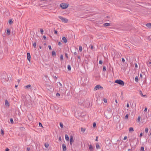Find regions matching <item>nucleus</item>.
I'll list each match as a JSON object with an SVG mask.
<instances>
[{"instance_id": "774afa93", "label": "nucleus", "mask_w": 151, "mask_h": 151, "mask_svg": "<svg viewBox=\"0 0 151 151\" xmlns=\"http://www.w3.org/2000/svg\"><path fill=\"white\" fill-rule=\"evenodd\" d=\"M78 58L79 59H80L81 58V57L80 56H79L78 57Z\"/></svg>"}, {"instance_id": "a18cd8bd", "label": "nucleus", "mask_w": 151, "mask_h": 151, "mask_svg": "<svg viewBox=\"0 0 151 151\" xmlns=\"http://www.w3.org/2000/svg\"><path fill=\"white\" fill-rule=\"evenodd\" d=\"M62 43L61 42H59L58 43V45H59L60 46L61 45Z\"/></svg>"}, {"instance_id": "f257e3e1", "label": "nucleus", "mask_w": 151, "mask_h": 151, "mask_svg": "<svg viewBox=\"0 0 151 151\" xmlns=\"http://www.w3.org/2000/svg\"><path fill=\"white\" fill-rule=\"evenodd\" d=\"M58 17L60 19V20L63 22L65 23H66L68 21V20L67 19L61 16H59Z\"/></svg>"}, {"instance_id": "a878e982", "label": "nucleus", "mask_w": 151, "mask_h": 151, "mask_svg": "<svg viewBox=\"0 0 151 151\" xmlns=\"http://www.w3.org/2000/svg\"><path fill=\"white\" fill-rule=\"evenodd\" d=\"M79 49L80 52H81L82 50V47L81 46H79Z\"/></svg>"}, {"instance_id": "13d9d810", "label": "nucleus", "mask_w": 151, "mask_h": 151, "mask_svg": "<svg viewBox=\"0 0 151 151\" xmlns=\"http://www.w3.org/2000/svg\"><path fill=\"white\" fill-rule=\"evenodd\" d=\"M43 38L44 40H46V37L45 36H43Z\"/></svg>"}, {"instance_id": "6e6d98bb", "label": "nucleus", "mask_w": 151, "mask_h": 151, "mask_svg": "<svg viewBox=\"0 0 151 151\" xmlns=\"http://www.w3.org/2000/svg\"><path fill=\"white\" fill-rule=\"evenodd\" d=\"M147 107H145V109H144V111H147Z\"/></svg>"}, {"instance_id": "473e14b6", "label": "nucleus", "mask_w": 151, "mask_h": 151, "mask_svg": "<svg viewBox=\"0 0 151 151\" xmlns=\"http://www.w3.org/2000/svg\"><path fill=\"white\" fill-rule=\"evenodd\" d=\"M33 46L35 47H36V43L35 42H34L33 43Z\"/></svg>"}, {"instance_id": "79ce46f5", "label": "nucleus", "mask_w": 151, "mask_h": 151, "mask_svg": "<svg viewBox=\"0 0 151 151\" xmlns=\"http://www.w3.org/2000/svg\"><path fill=\"white\" fill-rule=\"evenodd\" d=\"M141 151H143L144 150V147H142L141 148Z\"/></svg>"}, {"instance_id": "58836bf2", "label": "nucleus", "mask_w": 151, "mask_h": 151, "mask_svg": "<svg viewBox=\"0 0 151 151\" xmlns=\"http://www.w3.org/2000/svg\"><path fill=\"white\" fill-rule=\"evenodd\" d=\"M99 63L100 64H102L103 63V62L102 61L100 60L99 61Z\"/></svg>"}, {"instance_id": "603ef678", "label": "nucleus", "mask_w": 151, "mask_h": 151, "mask_svg": "<svg viewBox=\"0 0 151 151\" xmlns=\"http://www.w3.org/2000/svg\"><path fill=\"white\" fill-rule=\"evenodd\" d=\"M104 102H105V103L107 102V100L106 99H104Z\"/></svg>"}, {"instance_id": "e433bc0d", "label": "nucleus", "mask_w": 151, "mask_h": 151, "mask_svg": "<svg viewBox=\"0 0 151 151\" xmlns=\"http://www.w3.org/2000/svg\"><path fill=\"white\" fill-rule=\"evenodd\" d=\"M141 119V117L140 116H139L137 118V120L138 122L140 121Z\"/></svg>"}, {"instance_id": "423d86ee", "label": "nucleus", "mask_w": 151, "mask_h": 151, "mask_svg": "<svg viewBox=\"0 0 151 151\" xmlns=\"http://www.w3.org/2000/svg\"><path fill=\"white\" fill-rule=\"evenodd\" d=\"M21 98L24 102L26 101V99L25 93L22 94Z\"/></svg>"}, {"instance_id": "f3484780", "label": "nucleus", "mask_w": 151, "mask_h": 151, "mask_svg": "<svg viewBox=\"0 0 151 151\" xmlns=\"http://www.w3.org/2000/svg\"><path fill=\"white\" fill-rule=\"evenodd\" d=\"M25 88H29L31 89V86L30 85H28L25 86Z\"/></svg>"}, {"instance_id": "c756f323", "label": "nucleus", "mask_w": 151, "mask_h": 151, "mask_svg": "<svg viewBox=\"0 0 151 151\" xmlns=\"http://www.w3.org/2000/svg\"><path fill=\"white\" fill-rule=\"evenodd\" d=\"M44 31L43 29H40V32L41 34H42L43 33Z\"/></svg>"}, {"instance_id": "7c9ffc66", "label": "nucleus", "mask_w": 151, "mask_h": 151, "mask_svg": "<svg viewBox=\"0 0 151 151\" xmlns=\"http://www.w3.org/2000/svg\"><path fill=\"white\" fill-rule=\"evenodd\" d=\"M60 58L61 60H63V55L61 54L60 55Z\"/></svg>"}, {"instance_id": "0eeeda50", "label": "nucleus", "mask_w": 151, "mask_h": 151, "mask_svg": "<svg viewBox=\"0 0 151 151\" xmlns=\"http://www.w3.org/2000/svg\"><path fill=\"white\" fill-rule=\"evenodd\" d=\"M46 88L49 91H51L52 89V86L48 84L46 85Z\"/></svg>"}, {"instance_id": "b1692460", "label": "nucleus", "mask_w": 151, "mask_h": 151, "mask_svg": "<svg viewBox=\"0 0 151 151\" xmlns=\"http://www.w3.org/2000/svg\"><path fill=\"white\" fill-rule=\"evenodd\" d=\"M52 55H55L56 53L55 51H53L52 52Z\"/></svg>"}, {"instance_id": "bb28decb", "label": "nucleus", "mask_w": 151, "mask_h": 151, "mask_svg": "<svg viewBox=\"0 0 151 151\" xmlns=\"http://www.w3.org/2000/svg\"><path fill=\"white\" fill-rule=\"evenodd\" d=\"M68 69L69 70H71V67L70 65H68Z\"/></svg>"}, {"instance_id": "72a5a7b5", "label": "nucleus", "mask_w": 151, "mask_h": 151, "mask_svg": "<svg viewBox=\"0 0 151 151\" xmlns=\"http://www.w3.org/2000/svg\"><path fill=\"white\" fill-rule=\"evenodd\" d=\"M1 132L2 135H3L4 134V131L2 129H1Z\"/></svg>"}, {"instance_id": "338daca9", "label": "nucleus", "mask_w": 151, "mask_h": 151, "mask_svg": "<svg viewBox=\"0 0 151 151\" xmlns=\"http://www.w3.org/2000/svg\"><path fill=\"white\" fill-rule=\"evenodd\" d=\"M73 54L75 55H76L77 54V53L76 52H73Z\"/></svg>"}, {"instance_id": "864d4df0", "label": "nucleus", "mask_w": 151, "mask_h": 151, "mask_svg": "<svg viewBox=\"0 0 151 151\" xmlns=\"http://www.w3.org/2000/svg\"><path fill=\"white\" fill-rule=\"evenodd\" d=\"M129 104L128 103H127V107H129Z\"/></svg>"}, {"instance_id": "ea45409f", "label": "nucleus", "mask_w": 151, "mask_h": 151, "mask_svg": "<svg viewBox=\"0 0 151 151\" xmlns=\"http://www.w3.org/2000/svg\"><path fill=\"white\" fill-rule=\"evenodd\" d=\"M30 150V148L28 147L27 148V150H26L27 151H29Z\"/></svg>"}, {"instance_id": "69168bd1", "label": "nucleus", "mask_w": 151, "mask_h": 151, "mask_svg": "<svg viewBox=\"0 0 151 151\" xmlns=\"http://www.w3.org/2000/svg\"><path fill=\"white\" fill-rule=\"evenodd\" d=\"M140 77L141 78H142V75L141 74H140Z\"/></svg>"}, {"instance_id": "dca6fc26", "label": "nucleus", "mask_w": 151, "mask_h": 151, "mask_svg": "<svg viewBox=\"0 0 151 151\" xmlns=\"http://www.w3.org/2000/svg\"><path fill=\"white\" fill-rule=\"evenodd\" d=\"M62 40L65 43L67 42V39L65 37H63L62 38Z\"/></svg>"}, {"instance_id": "9d476101", "label": "nucleus", "mask_w": 151, "mask_h": 151, "mask_svg": "<svg viewBox=\"0 0 151 151\" xmlns=\"http://www.w3.org/2000/svg\"><path fill=\"white\" fill-rule=\"evenodd\" d=\"M63 150V151H65L66 150V147L65 145L63 144L62 145Z\"/></svg>"}, {"instance_id": "37998d69", "label": "nucleus", "mask_w": 151, "mask_h": 151, "mask_svg": "<svg viewBox=\"0 0 151 151\" xmlns=\"http://www.w3.org/2000/svg\"><path fill=\"white\" fill-rule=\"evenodd\" d=\"M48 48H49V50H52V48H51V46L49 45L48 46Z\"/></svg>"}, {"instance_id": "2eb2a0df", "label": "nucleus", "mask_w": 151, "mask_h": 151, "mask_svg": "<svg viewBox=\"0 0 151 151\" xmlns=\"http://www.w3.org/2000/svg\"><path fill=\"white\" fill-rule=\"evenodd\" d=\"M139 94L141 95V96L142 97H146V95H143L142 92L141 91H139Z\"/></svg>"}, {"instance_id": "bf43d9fd", "label": "nucleus", "mask_w": 151, "mask_h": 151, "mask_svg": "<svg viewBox=\"0 0 151 151\" xmlns=\"http://www.w3.org/2000/svg\"><path fill=\"white\" fill-rule=\"evenodd\" d=\"M135 66L136 68H137V63H135Z\"/></svg>"}, {"instance_id": "5fc2aeb1", "label": "nucleus", "mask_w": 151, "mask_h": 151, "mask_svg": "<svg viewBox=\"0 0 151 151\" xmlns=\"http://www.w3.org/2000/svg\"><path fill=\"white\" fill-rule=\"evenodd\" d=\"M142 136V133H140V135H139V136L140 137H141Z\"/></svg>"}, {"instance_id": "20e7f679", "label": "nucleus", "mask_w": 151, "mask_h": 151, "mask_svg": "<svg viewBox=\"0 0 151 151\" xmlns=\"http://www.w3.org/2000/svg\"><path fill=\"white\" fill-rule=\"evenodd\" d=\"M60 6L63 9H66L68 7V5L65 3H63L60 4Z\"/></svg>"}, {"instance_id": "c9c22d12", "label": "nucleus", "mask_w": 151, "mask_h": 151, "mask_svg": "<svg viewBox=\"0 0 151 151\" xmlns=\"http://www.w3.org/2000/svg\"><path fill=\"white\" fill-rule=\"evenodd\" d=\"M10 122L12 124H13V120L11 118L10 119Z\"/></svg>"}, {"instance_id": "f8f14e48", "label": "nucleus", "mask_w": 151, "mask_h": 151, "mask_svg": "<svg viewBox=\"0 0 151 151\" xmlns=\"http://www.w3.org/2000/svg\"><path fill=\"white\" fill-rule=\"evenodd\" d=\"M89 149L90 151H93V148L91 145H90L89 146Z\"/></svg>"}, {"instance_id": "a19ab883", "label": "nucleus", "mask_w": 151, "mask_h": 151, "mask_svg": "<svg viewBox=\"0 0 151 151\" xmlns=\"http://www.w3.org/2000/svg\"><path fill=\"white\" fill-rule=\"evenodd\" d=\"M96 126V123L95 122H94L93 124V127H95Z\"/></svg>"}, {"instance_id": "39448f33", "label": "nucleus", "mask_w": 151, "mask_h": 151, "mask_svg": "<svg viewBox=\"0 0 151 151\" xmlns=\"http://www.w3.org/2000/svg\"><path fill=\"white\" fill-rule=\"evenodd\" d=\"M100 88L103 89V88L100 85H96L94 88V91H96L97 90L99 89Z\"/></svg>"}, {"instance_id": "aec40b11", "label": "nucleus", "mask_w": 151, "mask_h": 151, "mask_svg": "<svg viewBox=\"0 0 151 151\" xmlns=\"http://www.w3.org/2000/svg\"><path fill=\"white\" fill-rule=\"evenodd\" d=\"M96 147L97 149H99L100 148V146L98 143H97L96 144Z\"/></svg>"}, {"instance_id": "393cba45", "label": "nucleus", "mask_w": 151, "mask_h": 151, "mask_svg": "<svg viewBox=\"0 0 151 151\" xmlns=\"http://www.w3.org/2000/svg\"><path fill=\"white\" fill-rule=\"evenodd\" d=\"M13 23V21H12V19H10L9 21V24H12Z\"/></svg>"}, {"instance_id": "f704fd0d", "label": "nucleus", "mask_w": 151, "mask_h": 151, "mask_svg": "<svg viewBox=\"0 0 151 151\" xmlns=\"http://www.w3.org/2000/svg\"><path fill=\"white\" fill-rule=\"evenodd\" d=\"M103 70L104 71H105L106 70V68L105 66H104L103 67Z\"/></svg>"}, {"instance_id": "cd10ccee", "label": "nucleus", "mask_w": 151, "mask_h": 151, "mask_svg": "<svg viewBox=\"0 0 151 151\" xmlns=\"http://www.w3.org/2000/svg\"><path fill=\"white\" fill-rule=\"evenodd\" d=\"M60 125L61 128H63V124L62 123H60Z\"/></svg>"}, {"instance_id": "c03bdc74", "label": "nucleus", "mask_w": 151, "mask_h": 151, "mask_svg": "<svg viewBox=\"0 0 151 151\" xmlns=\"http://www.w3.org/2000/svg\"><path fill=\"white\" fill-rule=\"evenodd\" d=\"M127 137L126 136H125L124 137V139H124V140H126V139H127Z\"/></svg>"}, {"instance_id": "4be33fe9", "label": "nucleus", "mask_w": 151, "mask_h": 151, "mask_svg": "<svg viewBox=\"0 0 151 151\" xmlns=\"http://www.w3.org/2000/svg\"><path fill=\"white\" fill-rule=\"evenodd\" d=\"M105 27H107L110 25V24L109 23H105L104 24Z\"/></svg>"}, {"instance_id": "09e8293b", "label": "nucleus", "mask_w": 151, "mask_h": 151, "mask_svg": "<svg viewBox=\"0 0 151 151\" xmlns=\"http://www.w3.org/2000/svg\"><path fill=\"white\" fill-rule=\"evenodd\" d=\"M54 33L55 34H57V31L55 30L54 31Z\"/></svg>"}, {"instance_id": "e2e57ef3", "label": "nucleus", "mask_w": 151, "mask_h": 151, "mask_svg": "<svg viewBox=\"0 0 151 151\" xmlns=\"http://www.w3.org/2000/svg\"><path fill=\"white\" fill-rule=\"evenodd\" d=\"M65 56L67 58H68V55L66 53L65 54Z\"/></svg>"}, {"instance_id": "ddd939ff", "label": "nucleus", "mask_w": 151, "mask_h": 151, "mask_svg": "<svg viewBox=\"0 0 151 151\" xmlns=\"http://www.w3.org/2000/svg\"><path fill=\"white\" fill-rule=\"evenodd\" d=\"M146 26L149 28H151V23H148L146 24Z\"/></svg>"}, {"instance_id": "2f4dec72", "label": "nucleus", "mask_w": 151, "mask_h": 151, "mask_svg": "<svg viewBox=\"0 0 151 151\" xmlns=\"http://www.w3.org/2000/svg\"><path fill=\"white\" fill-rule=\"evenodd\" d=\"M128 114H127L125 116V119H127L128 118Z\"/></svg>"}, {"instance_id": "5701e85b", "label": "nucleus", "mask_w": 151, "mask_h": 151, "mask_svg": "<svg viewBox=\"0 0 151 151\" xmlns=\"http://www.w3.org/2000/svg\"><path fill=\"white\" fill-rule=\"evenodd\" d=\"M45 147H46V148H47L49 146V145L48 144V143H45Z\"/></svg>"}, {"instance_id": "4468645a", "label": "nucleus", "mask_w": 151, "mask_h": 151, "mask_svg": "<svg viewBox=\"0 0 151 151\" xmlns=\"http://www.w3.org/2000/svg\"><path fill=\"white\" fill-rule=\"evenodd\" d=\"M134 131L133 128L132 127H130L129 128V132H133Z\"/></svg>"}, {"instance_id": "412c9836", "label": "nucleus", "mask_w": 151, "mask_h": 151, "mask_svg": "<svg viewBox=\"0 0 151 151\" xmlns=\"http://www.w3.org/2000/svg\"><path fill=\"white\" fill-rule=\"evenodd\" d=\"M6 33L8 35H9L10 33V32L9 29H7V30Z\"/></svg>"}, {"instance_id": "3c124183", "label": "nucleus", "mask_w": 151, "mask_h": 151, "mask_svg": "<svg viewBox=\"0 0 151 151\" xmlns=\"http://www.w3.org/2000/svg\"><path fill=\"white\" fill-rule=\"evenodd\" d=\"M56 96H60V94L59 93H57L56 94Z\"/></svg>"}, {"instance_id": "de8ad7c7", "label": "nucleus", "mask_w": 151, "mask_h": 151, "mask_svg": "<svg viewBox=\"0 0 151 151\" xmlns=\"http://www.w3.org/2000/svg\"><path fill=\"white\" fill-rule=\"evenodd\" d=\"M39 125L40 127H42V125L41 123H39Z\"/></svg>"}, {"instance_id": "1a4fd4ad", "label": "nucleus", "mask_w": 151, "mask_h": 151, "mask_svg": "<svg viewBox=\"0 0 151 151\" xmlns=\"http://www.w3.org/2000/svg\"><path fill=\"white\" fill-rule=\"evenodd\" d=\"M30 53L29 52L27 53V58L29 62L30 61Z\"/></svg>"}, {"instance_id": "9b49d317", "label": "nucleus", "mask_w": 151, "mask_h": 151, "mask_svg": "<svg viewBox=\"0 0 151 151\" xmlns=\"http://www.w3.org/2000/svg\"><path fill=\"white\" fill-rule=\"evenodd\" d=\"M5 105L6 106H9V104L7 100L5 101Z\"/></svg>"}, {"instance_id": "c85d7f7f", "label": "nucleus", "mask_w": 151, "mask_h": 151, "mask_svg": "<svg viewBox=\"0 0 151 151\" xmlns=\"http://www.w3.org/2000/svg\"><path fill=\"white\" fill-rule=\"evenodd\" d=\"M135 80L136 82H137L138 81V77H137H137H135Z\"/></svg>"}, {"instance_id": "0e129e2a", "label": "nucleus", "mask_w": 151, "mask_h": 151, "mask_svg": "<svg viewBox=\"0 0 151 151\" xmlns=\"http://www.w3.org/2000/svg\"><path fill=\"white\" fill-rule=\"evenodd\" d=\"M95 141H98V137H96V138L95 139Z\"/></svg>"}, {"instance_id": "680f3d73", "label": "nucleus", "mask_w": 151, "mask_h": 151, "mask_svg": "<svg viewBox=\"0 0 151 151\" xmlns=\"http://www.w3.org/2000/svg\"><path fill=\"white\" fill-rule=\"evenodd\" d=\"M91 49H93V46L92 45H91Z\"/></svg>"}, {"instance_id": "8fccbe9b", "label": "nucleus", "mask_w": 151, "mask_h": 151, "mask_svg": "<svg viewBox=\"0 0 151 151\" xmlns=\"http://www.w3.org/2000/svg\"><path fill=\"white\" fill-rule=\"evenodd\" d=\"M122 61L123 62H124L125 60L124 58H122Z\"/></svg>"}, {"instance_id": "6ab92c4d", "label": "nucleus", "mask_w": 151, "mask_h": 151, "mask_svg": "<svg viewBox=\"0 0 151 151\" xmlns=\"http://www.w3.org/2000/svg\"><path fill=\"white\" fill-rule=\"evenodd\" d=\"M85 130H86V129L85 128H83V127L81 128V131L82 132H83V133L85 131Z\"/></svg>"}, {"instance_id": "a211bd4d", "label": "nucleus", "mask_w": 151, "mask_h": 151, "mask_svg": "<svg viewBox=\"0 0 151 151\" xmlns=\"http://www.w3.org/2000/svg\"><path fill=\"white\" fill-rule=\"evenodd\" d=\"M65 139L66 141H68L69 140V137L67 134H65Z\"/></svg>"}, {"instance_id": "f03ea898", "label": "nucleus", "mask_w": 151, "mask_h": 151, "mask_svg": "<svg viewBox=\"0 0 151 151\" xmlns=\"http://www.w3.org/2000/svg\"><path fill=\"white\" fill-rule=\"evenodd\" d=\"M1 80H7V75L5 73H3L1 76Z\"/></svg>"}, {"instance_id": "49530a36", "label": "nucleus", "mask_w": 151, "mask_h": 151, "mask_svg": "<svg viewBox=\"0 0 151 151\" xmlns=\"http://www.w3.org/2000/svg\"><path fill=\"white\" fill-rule=\"evenodd\" d=\"M147 64L148 65H150L151 64V62H147Z\"/></svg>"}, {"instance_id": "4c0bfd02", "label": "nucleus", "mask_w": 151, "mask_h": 151, "mask_svg": "<svg viewBox=\"0 0 151 151\" xmlns=\"http://www.w3.org/2000/svg\"><path fill=\"white\" fill-rule=\"evenodd\" d=\"M148 132V129L147 128H146L145 129V132L146 133H147Z\"/></svg>"}, {"instance_id": "4d7b16f0", "label": "nucleus", "mask_w": 151, "mask_h": 151, "mask_svg": "<svg viewBox=\"0 0 151 151\" xmlns=\"http://www.w3.org/2000/svg\"><path fill=\"white\" fill-rule=\"evenodd\" d=\"M9 149L8 148H6V150L5 151H9Z\"/></svg>"}, {"instance_id": "6e6552de", "label": "nucleus", "mask_w": 151, "mask_h": 151, "mask_svg": "<svg viewBox=\"0 0 151 151\" xmlns=\"http://www.w3.org/2000/svg\"><path fill=\"white\" fill-rule=\"evenodd\" d=\"M74 142L73 137V136H71L70 137V144L72 145V143Z\"/></svg>"}, {"instance_id": "052dcab7", "label": "nucleus", "mask_w": 151, "mask_h": 151, "mask_svg": "<svg viewBox=\"0 0 151 151\" xmlns=\"http://www.w3.org/2000/svg\"><path fill=\"white\" fill-rule=\"evenodd\" d=\"M59 139L60 141H61V138L60 137H59Z\"/></svg>"}, {"instance_id": "7ed1b4c3", "label": "nucleus", "mask_w": 151, "mask_h": 151, "mask_svg": "<svg viewBox=\"0 0 151 151\" xmlns=\"http://www.w3.org/2000/svg\"><path fill=\"white\" fill-rule=\"evenodd\" d=\"M115 82L123 86L124 85V83L123 81L121 80H117L115 81Z\"/></svg>"}]
</instances>
